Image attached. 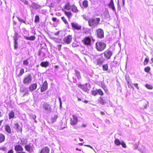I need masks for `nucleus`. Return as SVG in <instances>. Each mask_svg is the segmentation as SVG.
Wrapping results in <instances>:
<instances>
[{"label":"nucleus","mask_w":153,"mask_h":153,"mask_svg":"<svg viewBox=\"0 0 153 153\" xmlns=\"http://www.w3.org/2000/svg\"><path fill=\"white\" fill-rule=\"evenodd\" d=\"M100 20L99 18L89 19L88 22L89 25L90 27H94L99 24Z\"/></svg>","instance_id":"f257e3e1"},{"label":"nucleus","mask_w":153,"mask_h":153,"mask_svg":"<svg viewBox=\"0 0 153 153\" xmlns=\"http://www.w3.org/2000/svg\"><path fill=\"white\" fill-rule=\"evenodd\" d=\"M96 47L98 51H102L105 49L106 47V44L103 42H99L96 43Z\"/></svg>","instance_id":"f03ea898"},{"label":"nucleus","mask_w":153,"mask_h":153,"mask_svg":"<svg viewBox=\"0 0 153 153\" xmlns=\"http://www.w3.org/2000/svg\"><path fill=\"white\" fill-rule=\"evenodd\" d=\"M32 76L30 74H28L24 76L23 82L25 84H28L30 83L32 81Z\"/></svg>","instance_id":"7ed1b4c3"},{"label":"nucleus","mask_w":153,"mask_h":153,"mask_svg":"<svg viewBox=\"0 0 153 153\" xmlns=\"http://www.w3.org/2000/svg\"><path fill=\"white\" fill-rule=\"evenodd\" d=\"M91 39H93L92 37H89V36L86 37L83 39L82 40V42L85 45H90Z\"/></svg>","instance_id":"20e7f679"},{"label":"nucleus","mask_w":153,"mask_h":153,"mask_svg":"<svg viewBox=\"0 0 153 153\" xmlns=\"http://www.w3.org/2000/svg\"><path fill=\"white\" fill-rule=\"evenodd\" d=\"M96 33L98 37L102 38L104 36V32L101 29H97Z\"/></svg>","instance_id":"39448f33"},{"label":"nucleus","mask_w":153,"mask_h":153,"mask_svg":"<svg viewBox=\"0 0 153 153\" xmlns=\"http://www.w3.org/2000/svg\"><path fill=\"white\" fill-rule=\"evenodd\" d=\"M78 122V118L75 115H73L70 120V124L72 125H76Z\"/></svg>","instance_id":"423d86ee"},{"label":"nucleus","mask_w":153,"mask_h":153,"mask_svg":"<svg viewBox=\"0 0 153 153\" xmlns=\"http://www.w3.org/2000/svg\"><path fill=\"white\" fill-rule=\"evenodd\" d=\"M20 91L23 96L25 95H27L29 94V93L28 89L25 87H21Z\"/></svg>","instance_id":"0eeeda50"},{"label":"nucleus","mask_w":153,"mask_h":153,"mask_svg":"<svg viewBox=\"0 0 153 153\" xmlns=\"http://www.w3.org/2000/svg\"><path fill=\"white\" fill-rule=\"evenodd\" d=\"M72 36L69 35L65 37L63 39V41L67 44H70L72 41Z\"/></svg>","instance_id":"6e6552de"},{"label":"nucleus","mask_w":153,"mask_h":153,"mask_svg":"<svg viewBox=\"0 0 153 153\" xmlns=\"http://www.w3.org/2000/svg\"><path fill=\"white\" fill-rule=\"evenodd\" d=\"M14 149L17 152V153H21L24 150L22 146L19 145L16 146H15Z\"/></svg>","instance_id":"1a4fd4ad"},{"label":"nucleus","mask_w":153,"mask_h":153,"mask_svg":"<svg viewBox=\"0 0 153 153\" xmlns=\"http://www.w3.org/2000/svg\"><path fill=\"white\" fill-rule=\"evenodd\" d=\"M104 53L105 58L107 59H109L112 55V51H106Z\"/></svg>","instance_id":"9d476101"},{"label":"nucleus","mask_w":153,"mask_h":153,"mask_svg":"<svg viewBox=\"0 0 153 153\" xmlns=\"http://www.w3.org/2000/svg\"><path fill=\"white\" fill-rule=\"evenodd\" d=\"M103 53L98 56H100V57H99L97 60V65H100L103 63L105 61V59L102 56V55Z\"/></svg>","instance_id":"9b49d317"},{"label":"nucleus","mask_w":153,"mask_h":153,"mask_svg":"<svg viewBox=\"0 0 153 153\" xmlns=\"http://www.w3.org/2000/svg\"><path fill=\"white\" fill-rule=\"evenodd\" d=\"M43 108L47 111H50L51 110V107L48 103H44L42 106Z\"/></svg>","instance_id":"f8f14e48"},{"label":"nucleus","mask_w":153,"mask_h":153,"mask_svg":"<svg viewBox=\"0 0 153 153\" xmlns=\"http://www.w3.org/2000/svg\"><path fill=\"white\" fill-rule=\"evenodd\" d=\"M88 85V84L86 83L85 85H83L79 84L78 85V86L79 87L82 89L84 91L86 92L89 90V89L87 86Z\"/></svg>","instance_id":"ddd939ff"},{"label":"nucleus","mask_w":153,"mask_h":153,"mask_svg":"<svg viewBox=\"0 0 153 153\" xmlns=\"http://www.w3.org/2000/svg\"><path fill=\"white\" fill-rule=\"evenodd\" d=\"M25 149L30 153L33 150V146L31 143H29L25 146Z\"/></svg>","instance_id":"4468645a"},{"label":"nucleus","mask_w":153,"mask_h":153,"mask_svg":"<svg viewBox=\"0 0 153 153\" xmlns=\"http://www.w3.org/2000/svg\"><path fill=\"white\" fill-rule=\"evenodd\" d=\"M72 27L74 28L75 29L77 30H79L81 29L82 27L81 26L79 25V24L75 23V22H73L71 24Z\"/></svg>","instance_id":"2eb2a0df"},{"label":"nucleus","mask_w":153,"mask_h":153,"mask_svg":"<svg viewBox=\"0 0 153 153\" xmlns=\"http://www.w3.org/2000/svg\"><path fill=\"white\" fill-rule=\"evenodd\" d=\"M48 87V84L46 81H45L43 83V84L41 88V91L43 92L46 91Z\"/></svg>","instance_id":"dca6fc26"},{"label":"nucleus","mask_w":153,"mask_h":153,"mask_svg":"<svg viewBox=\"0 0 153 153\" xmlns=\"http://www.w3.org/2000/svg\"><path fill=\"white\" fill-rule=\"evenodd\" d=\"M109 8L111 9L113 11L116 12V10L114 4V1L113 0H111L108 5Z\"/></svg>","instance_id":"f3484780"},{"label":"nucleus","mask_w":153,"mask_h":153,"mask_svg":"<svg viewBox=\"0 0 153 153\" xmlns=\"http://www.w3.org/2000/svg\"><path fill=\"white\" fill-rule=\"evenodd\" d=\"M50 149L48 147H44L41 150L40 153H49Z\"/></svg>","instance_id":"a211bd4d"},{"label":"nucleus","mask_w":153,"mask_h":153,"mask_svg":"<svg viewBox=\"0 0 153 153\" xmlns=\"http://www.w3.org/2000/svg\"><path fill=\"white\" fill-rule=\"evenodd\" d=\"M37 87V84L36 83H34L31 85L29 88V90L30 91H32L35 90Z\"/></svg>","instance_id":"6ab92c4d"},{"label":"nucleus","mask_w":153,"mask_h":153,"mask_svg":"<svg viewBox=\"0 0 153 153\" xmlns=\"http://www.w3.org/2000/svg\"><path fill=\"white\" fill-rule=\"evenodd\" d=\"M24 38L26 40L31 41L34 40L36 39V37L34 36H32L30 37L24 36Z\"/></svg>","instance_id":"aec40b11"},{"label":"nucleus","mask_w":153,"mask_h":153,"mask_svg":"<svg viewBox=\"0 0 153 153\" xmlns=\"http://www.w3.org/2000/svg\"><path fill=\"white\" fill-rule=\"evenodd\" d=\"M14 127L17 130V131L21 132L22 131V128L19 126V124L17 123H15L14 124Z\"/></svg>","instance_id":"412c9836"},{"label":"nucleus","mask_w":153,"mask_h":153,"mask_svg":"<svg viewBox=\"0 0 153 153\" xmlns=\"http://www.w3.org/2000/svg\"><path fill=\"white\" fill-rule=\"evenodd\" d=\"M71 9L72 11L74 13H76L78 11L77 7L74 5L71 6Z\"/></svg>","instance_id":"4be33fe9"},{"label":"nucleus","mask_w":153,"mask_h":153,"mask_svg":"<svg viewBox=\"0 0 153 153\" xmlns=\"http://www.w3.org/2000/svg\"><path fill=\"white\" fill-rule=\"evenodd\" d=\"M49 65V62H42L40 64V65L43 67H46Z\"/></svg>","instance_id":"5701e85b"},{"label":"nucleus","mask_w":153,"mask_h":153,"mask_svg":"<svg viewBox=\"0 0 153 153\" xmlns=\"http://www.w3.org/2000/svg\"><path fill=\"white\" fill-rule=\"evenodd\" d=\"M31 6L33 8L36 9H38L40 7V5L34 3H32Z\"/></svg>","instance_id":"b1692460"},{"label":"nucleus","mask_w":153,"mask_h":153,"mask_svg":"<svg viewBox=\"0 0 153 153\" xmlns=\"http://www.w3.org/2000/svg\"><path fill=\"white\" fill-rule=\"evenodd\" d=\"M5 137L2 134L0 133V143L4 142L5 140Z\"/></svg>","instance_id":"393cba45"},{"label":"nucleus","mask_w":153,"mask_h":153,"mask_svg":"<svg viewBox=\"0 0 153 153\" xmlns=\"http://www.w3.org/2000/svg\"><path fill=\"white\" fill-rule=\"evenodd\" d=\"M27 143V140L25 139H21L20 144L21 145H24L26 144Z\"/></svg>","instance_id":"a878e982"},{"label":"nucleus","mask_w":153,"mask_h":153,"mask_svg":"<svg viewBox=\"0 0 153 153\" xmlns=\"http://www.w3.org/2000/svg\"><path fill=\"white\" fill-rule=\"evenodd\" d=\"M5 131L9 133L11 132V129L10 126L8 125H6L5 127Z\"/></svg>","instance_id":"bb28decb"},{"label":"nucleus","mask_w":153,"mask_h":153,"mask_svg":"<svg viewBox=\"0 0 153 153\" xmlns=\"http://www.w3.org/2000/svg\"><path fill=\"white\" fill-rule=\"evenodd\" d=\"M104 15L106 19H110V16L108 11H107L104 12Z\"/></svg>","instance_id":"cd10ccee"},{"label":"nucleus","mask_w":153,"mask_h":153,"mask_svg":"<svg viewBox=\"0 0 153 153\" xmlns=\"http://www.w3.org/2000/svg\"><path fill=\"white\" fill-rule=\"evenodd\" d=\"M75 73L76 76L78 79H79L81 78V76L80 74V73L78 71L76 70L75 71Z\"/></svg>","instance_id":"c85d7f7f"},{"label":"nucleus","mask_w":153,"mask_h":153,"mask_svg":"<svg viewBox=\"0 0 153 153\" xmlns=\"http://www.w3.org/2000/svg\"><path fill=\"white\" fill-rule=\"evenodd\" d=\"M9 118L10 119L13 118L14 116V113L13 111H11L9 114Z\"/></svg>","instance_id":"c756f323"},{"label":"nucleus","mask_w":153,"mask_h":153,"mask_svg":"<svg viewBox=\"0 0 153 153\" xmlns=\"http://www.w3.org/2000/svg\"><path fill=\"white\" fill-rule=\"evenodd\" d=\"M65 14L67 16L69 19L71 18L72 16V15L70 12L65 11Z\"/></svg>","instance_id":"7c9ffc66"},{"label":"nucleus","mask_w":153,"mask_h":153,"mask_svg":"<svg viewBox=\"0 0 153 153\" xmlns=\"http://www.w3.org/2000/svg\"><path fill=\"white\" fill-rule=\"evenodd\" d=\"M82 5L85 8L88 7V1L87 0H84L82 3Z\"/></svg>","instance_id":"2f4dec72"},{"label":"nucleus","mask_w":153,"mask_h":153,"mask_svg":"<svg viewBox=\"0 0 153 153\" xmlns=\"http://www.w3.org/2000/svg\"><path fill=\"white\" fill-rule=\"evenodd\" d=\"M65 8L68 10H69L71 9V6H70L69 3H67L65 5Z\"/></svg>","instance_id":"473e14b6"},{"label":"nucleus","mask_w":153,"mask_h":153,"mask_svg":"<svg viewBox=\"0 0 153 153\" xmlns=\"http://www.w3.org/2000/svg\"><path fill=\"white\" fill-rule=\"evenodd\" d=\"M121 142L118 139H116L114 141V143L117 145H120V144H121Z\"/></svg>","instance_id":"72a5a7b5"},{"label":"nucleus","mask_w":153,"mask_h":153,"mask_svg":"<svg viewBox=\"0 0 153 153\" xmlns=\"http://www.w3.org/2000/svg\"><path fill=\"white\" fill-rule=\"evenodd\" d=\"M99 98L100 99L99 100V102L102 105L104 104L105 102V101L102 98V97H100Z\"/></svg>","instance_id":"f704fd0d"},{"label":"nucleus","mask_w":153,"mask_h":153,"mask_svg":"<svg viewBox=\"0 0 153 153\" xmlns=\"http://www.w3.org/2000/svg\"><path fill=\"white\" fill-rule=\"evenodd\" d=\"M24 72V70L23 68H21L20 70V72L19 74L18 75V76L19 77L22 76Z\"/></svg>","instance_id":"c9c22d12"},{"label":"nucleus","mask_w":153,"mask_h":153,"mask_svg":"<svg viewBox=\"0 0 153 153\" xmlns=\"http://www.w3.org/2000/svg\"><path fill=\"white\" fill-rule=\"evenodd\" d=\"M145 86L146 88L152 90L153 89V87L151 85L146 84Z\"/></svg>","instance_id":"e433bc0d"},{"label":"nucleus","mask_w":153,"mask_h":153,"mask_svg":"<svg viewBox=\"0 0 153 153\" xmlns=\"http://www.w3.org/2000/svg\"><path fill=\"white\" fill-rule=\"evenodd\" d=\"M103 70L104 71H107L108 70V67L107 64L103 65L102 66Z\"/></svg>","instance_id":"4c0bfd02"},{"label":"nucleus","mask_w":153,"mask_h":153,"mask_svg":"<svg viewBox=\"0 0 153 153\" xmlns=\"http://www.w3.org/2000/svg\"><path fill=\"white\" fill-rule=\"evenodd\" d=\"M151 68L149 66H147L145 67L144 68V71L146 72H149L150 71Z\"/></svg>","instance_id":"58836bf2"},{"label":"nucleus","mask_w":153,"mask_h":153,"mask_svg":"<svg viewBox=\"0 0 153 153\" xmlns=\"http://www.w3.org/2000/svg\"><path fill=\"white\" fill-rule=\"evenodd\" d=\"M23 64L24 65H28L29 62L28 61V59H27L23 61Z\"/></svg>","instance_id":"ea45409f"},{"label":"nucleus","mask_w":153,"mask_h":153,"mask_svg":"<svg viewBox=\"0 0 153 153\" xmlns=\"http://www.w3.org/2000/svg\"><path fill=\"white\" fill-rule=\"evenodd\" d=\"M39 18L38 16H36L35 17V22H39Z\"/></svg>","instance_id":"a19ab883"},{"label":"nucleus","mask_w":153,"mask_h":153,"mask_svg":"<svg viewBox=\"0 0 153 153\" xmlns=\"http://www.w3.org/2000/svg\"><path fill=\"white\" fill-rule=\"evenodd\" d=\"M149 59L148 58H146L144 62L143 63L144 65H146L147 64V63L149 62Z\"/></svg>","instance_id":"79ce46f5"},{"label":"nucleus","mask_w":153,"mask_h":153,"mask_svg":"<svg viewBox=\"0 0 153 153\" xmlns=\"http://www.w3.org/2000/svg\"><path fill=\"white\" fill-rule=\"evenodd\" d=\"M97 92L100 95H103V93L101 89H99L97 90Z\"/></svg>","instance_id":"37998d69"},{"label":"nucleus","mask_w":153,"mask_h":153,"mask_svg":"<svg viewBox=\"0 0 153 153\" xmlns=\"http://www.w3.org/2000/svg\"><path fill=\"white\" fill-rule=\"evenodd\" d=\"M61 19L65 24H67L68 23V22L64 17H61Z\"/></svg>","instance_id":"c03bdc74"},{"label":"nucleus","mask_w":153,"mask_h":153,"mask_svg":"<svg viewBox=\"0 0 153 153\" xmlns=\"http://www.w3.org/2000/svg\"><path fill=\"white\" fill-rule=\"evenodd\" d=\"M128 85L129 88H132L134 89V87L133 86L132 83H130L128 82Z\"/></svg>","instance_id":"a18cd8bd"},{"label":"nucleus","mask_w":153,"mask_h":153,"mask_svg":"<svg viewBox=\"0 0 153 153\" xmlns=\"http://www.w3.org/2000/svg\"><path fill=\"white\" fill-rule=\"evenodd\" d=\"M17 34L16 33L15 34V36L14 37V42H17L18 41V39L17 38L16 36L17 35Z\"/></svg>","instance_id":"49530a36"},{"label":"nucleus","mask_w":153,"mask_h":153,"mask_svg":"<svg viewBox=\"0 0 153 153\" xmlns=\"http://www.w3.org/2000/svg\"><path fill=\"white\" fill-rule=\"evenodd\" d=\"M82 17L84 19H85L86 21H88L89 19L86 15H84L82 16Z\"/></svg>","instance_id":"de8ad7c7"},{"label":"nucleus","mask_w":153,"mask_h":153,"mask_svg":"<svg viewBox=\"0 0 153 153\" xmlns=\"http://www.w3.org/2000/svg\"><path fill=\"white\" fill-rule=\"evenodd\" d=\"M121 144L122 145V147L123 148H126V144L123 141H122L121 143Z\"/></svg>","instance_id":"09e8293b"},{"label":"nucleus","mask_w":153,"mask_h":153,"mask_svg":"<svg viewBox=\"0 0 153 153\" xmlns=\"http://www.w3.org/2000/svg\"><path fill=\"white\" fill-rule=\"evenodd\" d=\"M142 148L143 149V150H142L140 149V151L142 153H145V148L144 146H143Z\"/></svg>","instance_id":"8fccbe9b"},{"label":"nucleus","mask_w":153,"mask_h":153,"mask_svg":"<svg viewBox=\"0 0 153 153\" xmlns=\"http://www.w3.org/2000/svg\"><path fill=\"white\" fill-rule=\"evenodd\" d=\"M18 43L17 42H14V48L15 49H16L17 48Z\"/></svg>","instance_id":"3c124183"},{"label":"nucleus","mask_w":153,"mask_h":153,"mask_svg":"<svg viewBox=\"0 0 153 153\" xmlns=\"http://www.w3.org/2000/svg\"><path fill=\"white\" fill-rule=\"evenodd\" d=\"M57 117L58 116L57 115H55L53 118V122L55 121Z\"/></svg>","instance_id":"603ef678"},{"label":"nucleus","mask_w":153,"mask_h":153,"mask_svg":"<svg viewBox=\"0 0 153 153\" xmlns=\"http://www.w3.org/2000/svg\"><path fill=\"white\" fill-rule=\"evenodd\" d=\"M147 104H146V105H144V108H140V109H144V108H146L147 107V106H149V105H148V104H149V102H148V101H147Z\"/></svg>","instance_id":"864d4df0"},{"label":"nucleus","mask_w":153,"mask_h":153,"mask_svg":"<svg viewBox=\"0 0 153 153\" xmlns=\"http://www.w3.org/2000/svg\"><path fill=\"white\" fill-rule=\"evenodd\" d=\"M22 2L25 4L29 5L28 1H26V0H23V1H22Z\"/></svg>","instance_id":"5fc2aeb1"},{"label":"nucleus","mask_w":153,"mask_h":153,"mask_svg":"<svg viewBox=\"0 0 153 153\" xmlns=\"http://www.w3.org/2000/svg\"><path fill=\"white\" fill-rule=\"evenodd\" d=\"M59 101L60 107L61 108L62 107V102H61V98L60 97H59Z\"/></svg>","instance_id":"6e6d98bb"},{"label":"nucleus","mask_w":153,"mask_h":153,"mask_svg":"<svg viewBox=\"0 0 153 153\" xmlns=\"http://www.w3.org/2000/svg\"><path fill=\"white\" fill-rule=\"evenodd\" d=\"M85 146H87V147H89L90 148H91V149H93V150L95 152V150H94V149H93V148L91 146L89 145H84Z\"/></svg>","instance_id":"4d7b16f0"},{"label":"nucleus","mask_w":153,"mask_h":153,"mask_svg":"<svg viewBox=\"0 0 153 153\" xmlns=\"http://www.w3.org/2000/svg\"><path fill=\"white\" fill-rule=\"evenodd\" d=\"M134 86L135 87H136L137 89H139V88L138 86V84H137V83L134 84Z\"/></svg>","instance_id":"13d9d810"},{"label":"nucleus","mask_w":153,"mask_h":153,"mask_svg":"<svg viewBox=\"0 0 153 153\" xmlns=\"http://www.w3.org/2000/svg\"><path fill=\"white\" fill-rule=\"evenodd\" d=\"M18 19L20 22H22L23 20V19H22L19 17H18Z\"/></svg>","instance_id":"bf43d9fd"},{"label":"nucleus","mask_w":153,"mask_h":153,"mask_svg":"<svg viewBox=\"0 0 153 153\" xmlns=\"http://www.w3.org/2000/svg\"><path fill=\"white\" fill-rule=\"evenodd\" d=\"M7 153H13V151L12 149H10L8 152Z\"/></svg>","instance_id":"052dcab7"},{"label":"nucleus","mask_w":153,"mask_h":153,"mask_svg":"<svg viewBox=\"0 0 153 153\" xmlns=\"http://www.w3.org/2000/svg\"><path fill=\"white\" fill-rule=\"evenodd\" d=\"M36 117V116L35 115H32V118L33 119H35Z\"/></svg>","instance_id":"680f3d73"},{"label":"nucleus","mask_w":153,"mask_h":153,"mask_svg":"<svg viewBox=\"0 0 153 153\" xmlns=\"http://www.w3.org/2000/svg\"><path fill=\"white\" fill-rule=\"evenodd\" d=\"M58 50L59 51H60L61 50V45H59L58 46Z\"/></svg>","instance_id":"e2e57ef3"},{"label":"nucleus","mask_w":153,"mask_h":153,"mask_svg":"<svg viewBox=\"0 0 153 153\" xmlns=\"http://www.w3.org/2000/svg\"><path fill=\"white\" fill-rule=\"evenodd\" d=\"M52 20L53 21L56 22V18L55 17H53V18Z\"/></svg>","instance_id":"0e129e2a"},{"label":"nucleus","mask_w":153,"mask_h":153,"mask_svg":"<svg viewBox=\"0 0 153 153\" xmlns=\"http://www.w3.org/2000/svg\"><path fill=\"white\" fill-rule=\"evenodd\" d=\"M92 94L93 95H96L97 94L96 92L95 91H93L92 92Z\"/></svg>","instance_id":"69168bd1"},{"label":"nucleus","mask_w":153,"mask_h":153,"mask_svg":"<svg viewBox=\"0 0 153 153\" xmlns=\"http://www.w3.org/2000/svg\"><path fill=\"white\" fill-rule=\"evenodd\" d=\"M59 31H58V32L55 33L54 34L55 35H57L59 34Z\"/></svg>","instance_id":"338daca9"},{"label":"nucleus","mask_w":153,"mask_h":153,"mask_svg":"<svg viewBox=\"0 0 153 153\" xmlns=\"http://www.w3.org/2000/svg\"><path fill=\"white\" fill-rule=\"evenodd\" d=\"M125 4V0H122V4L124 6Z\"/></svg>","instance_id":"774afa93"}]
</instances>
